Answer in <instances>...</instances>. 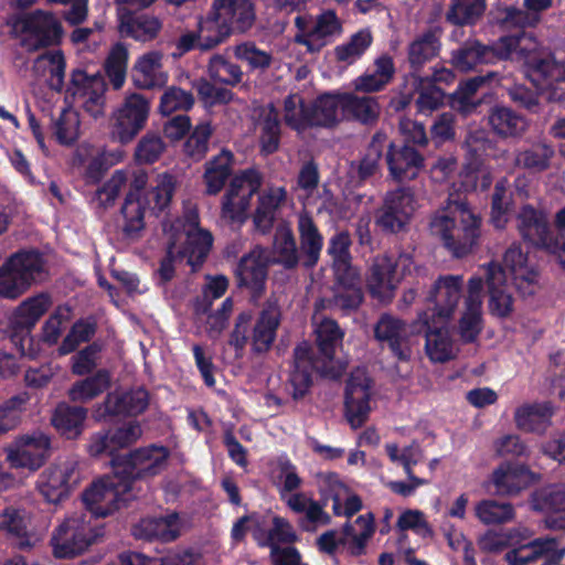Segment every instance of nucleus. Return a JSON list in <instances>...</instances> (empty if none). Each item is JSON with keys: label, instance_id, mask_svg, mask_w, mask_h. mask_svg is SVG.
<instances>
[{"label": "nucleus", "instance_id": "1", "mask_svg": "<svg viewBox=\"0 0 565 565\" xmlns=\"http://www.w3.org/2000/svg\"><path fill=\"white\" fill-rule=\"evenodd\" d=\"M481 218L465 201L449 200L429 223L430 232L455 258H463L478 245Z\"/></svg>", "mask_w": 565, "mask_h": 565}, {"label": "nucleus", "instance_id": "2", "mask_svg": "<svg viewBox=\"0 0 565 565\" xmlns=\"http://www.w3.org/2000/svg\"><path fill=\"white\" fill-rule=\"evenodd\" d=\"M341 93H323L307 103L302 95L292 93L284 99V121L292 130L333 128L340 122Z\"/></svg>", "mask_w": 565, "mask_h": 565}, {"label": "nucleus", "instance_id": "3", "mask_svg": "<svg viewBox=\"0 0 565 565\" xmlns=\"http://www.w3.org/2000/svg\"><path fill=\"white\" fill-rule=\"evenodd\" d=\"M280 326V311L276 307H266L254 318L250 310L242 311L235 320L228 344L242 353L247 343L254 354L267 353L277 337Z\"/></svg>", "mask_w": 565, "mask_h": 565}, {"label": "nucleus", "instance_id": "4", "mask_svg": "<svg viewBox=\"0 0 565 565\" xmlns=\"http://www.w3.org/2000/svg\"><path fill=\"white\" fill-rule=\"evenodd\" d=\"M45 259L36 249L19 250L0 266V299L15 300L46 278Z\"/></svg>", "mask_w": 565, "mask_h": 565}, {"label": "nucleus", "instance_id": "5", "mask_svg": "<svg viewBox=\"0 0 565 565\" xmlns=\"http://www.w3.org/2000/svg\"><path fill=\"white\" fill-rule=\"evenodd\" d=\"M103 535L104 527L92 524L86 513H74L55 529L50 544L55 558L72 559L82 555Z\"/></svg>", "mask_w": 565, "mask_h": 565}, {"label": "nucleus", "instance_id": "6", "mask_svg": "<svg viewBox=\"0 0 565 565\" xmlns=\"http://www.w3.org/2000/svg\"><path fill=\"white\" fill-rule=\"evenodd\" d=\"M169 457L168 447L152 444L114 457L110 466L128 484L130 492L136 493L135 482L160 475L167 468Z\"/></svg>", "mask_w": 565, "mask_h": 565}, {"label": "nucleus", "instance_id": "7", "mask_svg": "<svg viewBox=\"0 0 565 565\" xmlns=\"http://www.w3.org/2000/svg\"><path fill=\"white\" fill-rule=\"evenodd\" d=\"M11 25L18 33L25 35L21 40V46L30 53L58 46L64 36V29L57 17L42 9L14 15Z\"/></svg>", "mask_w": 565, "mask_h": 565}, {"label": "nucleus", "instance_id": "8", "mask_svg": "<svg viewBox=\"0 0 565 565\" xmlns=\"http://www.w3.org/2000/svg\"><path fill=\"white\" fill-rule=\"evenodd\" d=\"M137 499V493H131L117 471L106 475L94 481L82 494V501L86 509L87 518H106L126 507L129 501Z\"/></svg>", "mask_w": 565, "mask_h": 565}, {"label": "nucleus", "instance_id": "9", "mask_svg": "<svg viewBox=\"0 0 565 565\" xmlns=\"http://www.w3.org/2000/svg\"><path fill=\"white\" fill-rule=\"evenodd\" d=\"M52 305L47 292H40L23 300L9 321L10 340L21 355L34 358L32 330Z\"/></svg>", "mask_w": 565, "mask_h": 565}, {"label": "nucleus", "instance_id": "10", "mask_svg": "<svg viewBox=\"0 0 565 565\" xmlns=\"http://www.w3.org/2000/svg\"><path fill=\"white\" fill-rule=\"evenodd\" d=\"M297 33L294 42L306 47L310 54H316L331 44L343 32L342 21L332 9L319 13L315 21L310 15L298 14L295 18Z\"/></svg>", "mask_w": 565, "mask_h": 565}, {"label": "nucleus", "instance_id": "11", "mask_svg": "<svg viewBox=\"0 0 565 565\" xmlns=\"http://www.w3.org/2000/svg\"><path fill=\"white\" fill-rule=\"evenodd\" d=\"M415 204L416 200L409 188L388 191L382 205L375 210V226L385 235L406 232L416 209Z\"/></svg>", "mask_w": 565, "mask_h": 565}, {"label": "nucleus", "instance_id": "12", "mask_svg": "<svg viewBox=\"0 0 565 565\" xmlns=\"http://www.w3.org/2000/svg\"><path fill=\"white\" fill-rule=\"evenodd\" d=\"M150 114V102L141 94L127 95L113 113L110 135L121 145L131 142L146 127Z\"/></svg>", "mask_w": 565, "mask_h": 565}, {"label": "nucleus", "instance_id": "13", "mask_svg": "<svg viewBox=\"0 0 565 565\" xmlns=\"http://www.w3.org/2000/svg\"><path fill=\"white\" fill-rule=\"evenodd\" d=\"M262 178L255 169H247L233 177L222 200L221 215L231 223H243L252 196L258 192Z\"/></svg>", "mask_w": 565, "mask_h": 565}, {"label": "nucleus", "instance_id": "14", "mask_svg": "<svg viewBox=\"0 0 565 565\" xmlns=\"http://www.w3.org/2000/svg\"><path fill=\"white\" fill-rule=\"evenodd\" d=\"M6 452L11 468L36 471L51 456V438L41 430L22 434L14 438Z\"/></svg>", "mask_w": 565, "mask_h": 565}, {"label": "nucleus", "instance_id": "15", "mask_svg": "<svg viewBox=\"0 0 565 565\" xmlns=\"http://www.w3.org/2000/svg\"><path fill=\"white\" fill-rule=\"evenodd\" d=\"M315 372L329 379H337L340 375L337 367L327 366L321 361L315 360L311 345L302 341L294 349V369L288 379L295 401L303 398L309 393Z\"/></svg>", "mask_w": 565, "mask_h": 565}, {"label": "nucleus", "instance_id": "16", "mask_svg": "<svg viewBox=\"0 0 565 565\" xmlns=\"http://www.w3.org/2000/svg\"><path fill=\"white\" fill-rule=\"evenodd\" d=\"M524 73L537 89L548 92L551 100H565V67L553 56L530 55L524 63Z\"/></svg>", "mask_w": 565, "mask_h": 565}, {"label": "nucleus", "instance_id": "17", "mask_svg": "<svg viewBox=\"0 0 565 565\" xmlns=\"http://www.w3.org/2000/svg\"><path fill=\"white\" fill-rule=\"evenodd\" d=\"M448 321L429 319L428 312H420L411 326V333L425 337V352L435 363H445L456 356L454 342L447 328Z\"/></svg>", "mask_w": 565, "mask_h": 565}, {"label": "nucleus", "instance_id": "18", "mask_svg": "<svg viewBox=\"0 0 565 565\" xmlns=\"http://www.w3.org/2000/svg\"><path fill=\"white\" fill-rule=\"evenodd\" d=\"M462 286L461 275L439 276L425 298L427 309L423 312H428L431 320L448 321L461 298Z\"/></svg>", "mask_w": 565, "mask_h": 565}, {"label": "nucleus", "instance_id": "19", "mask_svg": "<svg viewBox=\"0 0 565 565\" xmlns=\"http://www.w3.org/2000/svg\"><path fill=\"white\" fill-rule=\"evenodd\" d=\"M210 11L231 35L247 32L256 20L255 6L250 0H213Z\"/></svg>", "mask_w": 565, "mask_h": 565}, {"label": "nucleus", "instance_id": "20", "mask_svg": "<svg viewBox=\"0 0 565 565\" xmlns=\"http://www.w3.org/2000/svg\"><path fill=\"white\" fill-rule=\"evenodd\" d=\"M537 480L527 466L502 462L491 473L489 490L497 495H515Z\"/></svg>", "mask_w": 565, "mask_h": 565}, {"label": "nucleus", "instance_id": "21", "mask_svg": "<svg viewBox=\"0 0 565 565\" xmlns=\"http://www.w3.org/2000/svg\"><path fill=\"white\" fill-rule=\"evenodd\" d=\"M424 156L408 142H390L387 146V168L398 182L414 180L424 169Z\"/></svg>", "mask_w": 565, "mask_h": 565}, {"label": "nucleus", "instance_id": "22", "mask_svg": "<svg viewBox=\"0 0 565 565\" xmlns=\"http://www.w3.org/2000/svg\"><path fill=\"white\" fill-rule=\"evenodd\" d=\"M440 45L439 36L434 30L425 31L408 44L407 65L409 71L404 75L406 87L408 83L420 86V72L428 62L438 55Z\"/></svg>", "mask_w": 565, "mask_h": 565}, {"label": "nucleus", "instance_id": "23", "mask_svg": "<svg viewBox=\"0 0 565 565\" xmlns=\"http://www.w3.org/2000/svg\"><path fill=\"white\" fill-rule=\"evenodd\" d=\"M565 548L559 547L555 539H536L527 545L513 548L505 554L510 565H527L541 561L540 565H559Z\"/></svg>", "mask_w": 565, "mask_h": 565}, {"label": "nucleus", "instance_id": "24", "mask_svg": "<svg viewBox=\"0 0 565 565\" xmlns=\"http://www.w3.org/2000/svg\"><path fill=\"white\" fill-rule=\"evenodd\" d=\"M149 401V392L145 387L110 392L97 408V413L102 417L138 416L148 408Z\"/></svg>", "mask_w": 565, "mask_h": 565}, {"label": "nucleus", "instance_id": "25", "mask_svg": "<svg viewBox=\"0 0 565 565\" xmlns=\"http://www.w3.org/2000/svg\"><path fill=\"white\" fill-rule=\"evenodd\" d=\"M486 282L488 287L489 312L499 319L509 318L514 310V298L505 281L503 267L494 262L486 268Z\"/></svg>", "mask_w": 565, "mask_h": 565}, {"label": "nucleus", "instance_id": "26", "mask_svg": "<svg viewBox=\"0 0 565 565\" xmlns=\"http://www.w3.org/2000/svg\"><path fill=\"white\" fill-rule=\"evenodd\" d=\"M375 339L386 343L393 356L399 361H408L412 349L405 321L384 313L374 327Z\"/></svg>", "mask_w": 565, "mask_h": 565}, {"label": "nucleus", "instance_id": "27", "mask_svg": "<svg viewBox=\"0 0 565 565\" xmlns=\"http://www.w3.org/2000/svg\"><path fill=\"white\" fill-rule=\"evenodd\" d=\"M516 227L524 242L541 249L553 236L546 213L531 204L523 205L519 211Z\"/></svg>", "mask_w": 565, "mask_h": 565}, {"label": "nucleus", "instance_id": "28", "mask_svg": "<svg viewBox=\"0 0 565 565\" xmlns=\"http://www.w3.org/2000/svg\"><path fill=\"white\" fill-rule=\"evenodd\" d=\"M297 232L299 235L298 246L302 256V268L313 269L320 260L324 244L323 235L308 212L298 215Z\"/></svg>", "mask_w": 565, "mask_h": 565}, {"label": "nucleus", "instance_id": "29", "mask_svg": "<svg viewBox=\"0 0 565 565\" xmlns=\"http://www.w3.org/2000/svg\"><path fill=\"white\" fill-rule=\"evenodd\" d=\"M326 497L332 500V511L335 516L352 518L363 508L360 495L351 493L350 488L335 472H328L322 477Z\"/></svg>", "mask_w": 565, "mask_h": 565}, {"label": "nucleus", "instance_id": "30", "mask_svg": "<svg viewBox=\"0 0 565 565\" xmlns=\"http://www.w3.org/2000/svg\"><path fill=\"white\" fill-rule=\"evenodd\" d=\"M163 54L160 51H149L137 58L131 68V79L140 89L162 87L168 81L162 71Z\"/></svg>", "mask_w": 565, "mask_h": 565}, {"label": "nucleus", "instance_id": "31", "mask_svg": "<svg viewBox=\"0 0 565 565\" xmlns=\"http://www.w3.org/2000/svg\"><path fill=\"white\" fill-rule=\"evenodd\" d=\"M88 409L86 407L60 402L52 413L51 424L62 437L76 440L85 430Z\"/></svg>", "mask_w": 565, "mask_h": 565}, {"label": "nucleus", "instance_id": "32", "mask_svg": "<svg viewBox=\"0 0 565 565\" xmlns=\"http://www.w3.org/2000/svg\"><path fill=\"white\" fill-rule=\"evenodd\" d=\"M132 533L137 539L149 542H173L180 535L179 514L172 512L163 516L143 518L134 526Z\"/></svg>", "mask_w": 565, "mask_h": 565}, {"label": "nucleus", "instance_id": "33", "mask_svg": "<svg viewBox=\"0 0 565 565\" xmlns=\"http://www.w3.org/2000/svg\"><path fill=\"white\" fill-rule=\"evenodd\" d=\"M161 30L162 21L149 13L128 12L120 17L118 25L121 38H130L143 43L157 39Z\"/></svg>", "mask_w": 565, "mask_h": 565}, {"label": "nucleus", "instance_id": "34", "mask_svg": "<svg viewBox=\"0 0 565 565\" xmlns=\"http://www.w3.org/2000/svg\"><path fill=\"white\" fill-rule=\"evenodd\" d=\"M354 524L360 527V532L358 533L354 525L348 521L342 526L340 542L347 547L350 556L360 557L366 554L367 543L375 533V515L373 512L359 515Z\"/></svg>", "mask_w": 565, "mask_h": 565}, {"label": "nucleus", "instance_id": "35", "mask_svg": "<svg viewBox=\"0 0 565 565\" xmlns=\"http://www.w3.org/2000/svg\"><path fill=\"white\" fill-rule=\"evenodd\" d=\"M234 154L223 148L204 164L203 181L207 195L218 194L233 174Z\"/></svg>", "mask_w": 565, "mask_h": 565}, {"label": "nucleus", "instance_id": "36", "mask_svg": "<svg viewBox=\"0 0 565 565\" xmlns=\"http://www.w3.org/2000/svg\"><path fill=\"white\" fill-rule=\"evenodd\" d=\"M235 275L239 287L248 288L257 295L265 289L268 267L260 254L252 252L239 259Z\"/></svg>", "mask_w": 565, "mask_h": 565}, {"label": "nucleus", "instance_id": "37", "mask_svg": "<svg viewBox=\"0 0 565 565\" xmlns=\"http://www.w3.org/2000/svg\"><path fill=\"white\" fill-rule=\"evenodd\" d=\"M396 267L397 262L388 256L374 259L366 277V285L373 297H384L396 288Z\"/></svg>", "mask_w": 565, "mask_h": 565}, {"label": "nucleus", "instance_id": "38", "mask_svg": "<svg viewBox=\"0 0 565 565\" xmlns=\"http://www.w3.org/2000/svg\"><path fill=\"white\" fill-rule=\"evenodd\" d=\"M274 262L285 269L291 270L298 266L302 267V256L297 244L295 234L288 225L280 224L276 227L273 236Z\"/></svg>", "mask_w": 565, "mask_h": 565}, {"label": "nucleus", "instance_id": "39", "mask_svg": "<svg viewBox=\"0 0 565 565\" xmlns=\"http://www.w3.org/2000/svg\"><path fill=\"white\" fill-rule=\"evenodd\" d=\"M416 94V106L420 113L433 111L439 108L446 97L445 92L440 87L429 82V76H422L420 86L414 83H408L407 87L404 85L401 92L402 106L406 107Z\"/></svg>", "mask_w": 565, "mask_h": 565}, {"label": "nucleus", "instance_id": "40", "mask_svg": "<svg viewBox=\"0 0 565 565\" xmlns=\"http://www.w3.org/2000/svg\"><path fill=\"white\" fill-rule=\"evenodd\" d=\"M72 470L53 466L46 468L36 481V488L49 503H58L70 494Z\"/></svg>", "mask_w": 565, "mask_h": 565}, {"label": "nucleus", "instance_id": "41", "mask_svg": "<svg viewBox=\"0 0 565 565\" xmlns=\"http://www.w3.org/2000/svg\"><path fill=\"white\" fill-rule=\"evenodd\" d=\"M315 333L317 347V352H313L315 360L321 361L327 366L335 367V351L344 335L338 322L324 318L316 328Z\"/></svg>", "mask_w": 565, "mask_h": 565}, {"label": "nucleus", "instance_id": "42", "mask_svg": "<svg viewBox=\"0 0 565 565\" xmlns=\"http://www.w3.org/2000/svg\"><path fill=\"white\" fill-rule=\"evenodd\" d=\"M491 56L488 45L477 39H469L450 53L451 66L461 73L475 71L479 65H488Z\"/></svg>", "mask_w": 565, "mask_h": 565}, {"label": "nucleus", "instance_id": "43", "mask_svg": "<svg viewBox=\"0 0 565 565\" xmlns=\"http://www.w3.org/2000/svg\"><path fill=\"white\" fill-rule=\"evenodd\" d=\"M370 388L366 385L349 383L344 395V415L353 429L362 427L369 418Z\"/></svg>", "mask_w": 565, "mask_h": 565}, {"label": "nucleus", "instance_id": "44", "mask_svg": "<svg viewBox=\"0 0 565 565\" xmlns=\"http://www.w3.org/2000/svg\"><path fill=\"white\" fill-rule=\"evenodd\" d=\"M488 122L492 131L501 138L521 137L527 128V120L522 115L502 105L490 108Z\"/></svg>", "mask_w": 565, "mask_h": 565}, {"label": "nucleus", "instance_id": "45", "mask_svg": "<svg viewBox=\"0 0 565 565\" xmlns=\"http://www.w3.org/2000/svg\"><path fill=\"white\" fill-rule=\"evenodd\" d=\"M553 413L551 402L526 404L515 411L514 419L521 430L543 434L551 425Z\"/></svg>", "mask_w": 565, "mask_h": 565}, {"label": "nucleus", "instance_id": "46", "mask_svg": "<svg viewBox=\"0 0 565 565\" xmlns=\"http://www.w3.org/2000/svg\"><path fill=\"white\" fill-rule=\"evenodd\" d=\"M351 245V235L345 230L335 232L329 238L327 254L331 258L334 277L349 278L350 274L359 273L352 264Z\"/></svg>", "mask_w": 565, "mask_h": 565}, {"label": "nucleus", "instance_id": "47", "mask_svg": "<svg viewBox=\"0 0 565 565\" xmlns=\"http://www.w3.org/2000/svg\"><path fill=\"white\" fill-rule=\"evenodd\" d=\"M395 65L393 57L383 54L374 61V70L364 73L354 79V88L358 92L375 93L384 89L394 78Z\"/></svg>", "mask_w": 565, "mask_h": 565}, {"label": "nucleus", "instance_id": "48", "mask_svg": "<svg viewBox=\"0 0 565 565\" xmlns=\"http://www.w3.org/2000/svg\"><path fill=\"white\" fill-rule=\"evenodd\" d=\"M110 382V372L99 369L94 374L74 382L67 391V397L73 403H87L107 391Z\"/></svg>", "mask_w": 565, "mask_h": 565}, {"label": "nucleus", "instance_id": "49", "mask_svg": "<svg viewBox=\"0 0 565 565\" xmlns=\"http://www.w3.org/2000/svg\"><path fill=\"white\" fill-rule=\"evenodd\" d=\"M497 77L498 73L487 72L484 75H476L461 81L456 90L450 95L451 106L463 115L472 114L479 105V102L473 100L475 94L482 85L490 83Z\"/></svg>", "mask_w": 565, "mask_h": 565}, {"label": "nucleus", "instance_id": "50", "mask_svg": "<svg viewBox=\"0 0 565 565\" xmlns=\"http://www.w3.org/2000/svg\"><path fill=\"white\" fill-rule=\"evenodd\" d=\"M259 152L270 156L278 151L281 141V120L279 110L270 103L259 121Z\"/></svg>", "mask_w": 565, "mask_h": 565}, {"label": "nucleus", "instance_id": "51", "mask_svg": "<svg viewBox=\"0 0 565 565\" xmlns=\"http://www.w3.org/2000/svg\"><path fill=\"white\" fill-rule=\"evenodd\" d=\"M554 156L553 146L544 140H539L516 152L515 166L533 173H541L551 167Z\"/></svg>", "mask_w": 565, "mask_h": 565}, {"label": "nucleus", "instance_id": "52", "mask_svg": "<svg viewBox=\"0 0 565 565\" xmlns=\"http://www.w3.org/2000/svg\"><path fill=\"white\" fill-rule=\"evenodd\" d=\"M342 110L363 125H374L380 117L381 107L375 97L356 96L342 93Z\"/></svg>", "mask_w": 565, "mask_h": 565}, {"label": "nucleus", "instance_id": "53", "mask_svg": "<svg viewBox=\"0 0 565 565\" xmlns=\"http://www.w3.org/2000/svg\"><path fill=\"white\" fill-rule=\"evenodd\" d=\"M338 290L333 295V305L349 315L355 311L363 301V291L359 273L350 274L349 278L334 277Z\"/></svg>", "mask_w": 565, "mask_h": 565}, {"label": "nucleus", "instance_id": "54", "mask_svg": "<svg viewBox=\"0 0 565 565\" xmlns=\"http://www.w3.org/2000/svg\"><path fill=\"white\" fill-rule=\"evenodd\" d=\"M486 0H450L446 21L457 26H473L483 17Z\"/></svg>", "mask_w": 565, "mask_h": 565}, {"label": "nucleus", "instance_id": "55", "mask_svg": "<svg viewBox=\"0 0 565 565\" xmlns=\"http://www.w3.org/2000/svg\"><path fill=\"white\" fill-rule=\"evenodd\" d=\"M29 523L30 521L24 510L7 507L0 513V531L10 537L18 539L20 548L31 547Z\"/></svg>", "mask_w": 565, "mask_h": 565}, {"label": "nucleus", "instance_id": "56", "mask_svg": "<svg viewBox=\"0 0 565 565\" xmlns=\"http://www.w3.org/2000/svg\"><path fill=\"white\" fill-rule=\"evenodd\" d=\"M213 244V236L207 231L199 230L189 234L183 246L178 250L180 259H186V264L193 270L200 268L205 262Z\"/></svg>", "mask_w": 565, "mask_h": 565}, {"label": "nucleus", "instance_id": "57", "mask_svg": "<svg viewBox=\"0 0 565 565\" xmlns=\"http://www.w3.org/2000/svg\"><path fill=\"white\" fill-rule=\"evenodd\" d=\"M148 201L139 191H130L121 206V214L125 220L122 232L127 237H132L145 227V212Z\"/></svg>", "mask_w": 565, "mask_h": 565}, {"label": "nucleus", "instance_id": "58", "mask_svg": "<svg viewBox=\"0 0 565 565\" xmlns=\"http://www.w3.org/2000/svg\"><path fill=\"white\" fill-rule=\"evenodd\" d=\"M128 60L129 52L127 46L121 42H117L111 46L104 62L105 75L116 90L120 89L126 82Z\"/></svg>", "mask_w": 565, "mask_h": 565}, {"label": "nucleus", "instance_id": "59", "mask_svg": "<svg viewBox=\"0 0 565 565\" xmlns=\"http://www.w3.org/2000/svg\"><path fill=\"white\" fill-rule=\"evenodd\" d=\"M97 328V321L93 316L76 320L62 340L58 354L67 355L75 352L81 343L89 342L95 337Z\"/></svg>", "mask_w": 565, "mask_h": 565}, {"label": "nucleus", "instance_id": "60", "mask_svg": "<svg viewBox=\"0 0 565 565\" xmlns=\"http://www.w3.org/2000/svg\"><path fill=\"white\" fill-rule=\"evenodd\" d=\"M214 129L210 121L198 124L185 139L182 151L192 162L203 160L210 149V140Z\"/></svg>", "mask_w": 565, "mask_h": 565}, {"label": "nucleus", "instance_id": "61", "mask_svg": "<svg viewBox=\"0 0 565 565\" xmlns=\"http://www.w3.org/2000/svg\"><path fill=\"white\" fill-rule=\"evenodd\" d=\"M532 505L536 511L554 513L551 516L565 514V486L557 483L540 489L533 495Z\"/></svg>", "mask_w": 565, "mask_h": 565}, {"label": "nucleus", "instance_id": "62", "mask_svg": "<svg viewBox=\"0 0 565 565\" xmlns=\"http://www.w3.org/2000/svg\"><path fill=\"white\" fill-rule=\"evenodd\" d=\"M372 43L373 36L370 29H361L352 34L348 42L334 47L335 60L351 65L362 57Z\"/></svg>", "mask_w": 565, "mask_h": 565}, {"label": "nucleus", "instance_id": "63", "mask_svg": "<svg viewBox=\"0 0 565 565\" xmlns=\"http://www.w3.org/2000/svg\"><path fill=\"white\" fill-rule=\"evenodd\" d=\"M196 30L201 39V52L212 51L231 36L228 29L210 10L204 18H200Z\"/></svg>", "mask_w": 565, "mask_h": 565}, {"label": "nucleus", "instance_id": "64", "mask_svg": "<svg viewBox=\"0 0 565 565\" xmlns=\"http://www.w3.org/2000/svg\"><path fill=\"white\" fill-rule=\"evenodd\" d=\"M31 399L28 392H20L0 405V436L17 428Z\"/></svg>", "mask_w": 565, "mask_h": 565}]
</instances>
